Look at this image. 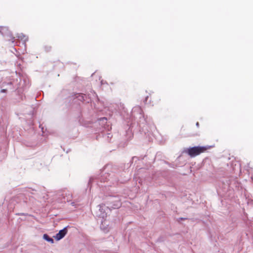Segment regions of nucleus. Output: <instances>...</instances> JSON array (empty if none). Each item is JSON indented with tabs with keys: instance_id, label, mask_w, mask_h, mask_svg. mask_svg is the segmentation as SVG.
Masks as SVG:
<instances>
[{
	"instance_id": "obj_3",
	"label": "nucleus",
	"mask_w": 253,
	"mask_h": 253,
	"mask_svg": "<svg viewBox=\"0 0 253 253\" xmlns=\"http://www.w3.org/2000/svg\"><path fill=\"white\" fill-rule=\"evenodd\" d=\"M43 238L48 242H51L52 243H53V240L50 238L47 234L43 235Z\"/></svg>"
},
{
	"instance_id": "obj_1",
	"label": "nucleus",
	"mask_w": 253,
	"mask_h": 253,
	"mask_svg": "<svg viewBox=\"0 0 253 253\" xmlns=\"http://www.w3.org/2000/svg\"><path fill=\"white\" fill-rule=\"evenodd\" d=\"M210 147L209 146H195L186 149L184 152L192 158L206 152Z\"/></svg>"
},
{
	"instance_id": "obj_2",
	"label": "nucleus",
	"mask_w": 253,
	"mask_h": 253,
	"mask_svg": "<svg viewBox=\"0 0 253 253\" xmlns=\"http://www.w3.org/2000/svg\"><path fill=\"white\" fill-rule=\"evenodd\" d=\"M67 233V229L64 228L63 229L61 230L59 232L56 234L54 237L56 240H59L62 239Z\"/></svg>"
},
{
	"instance_id": "obj_4",
	"label": "nucleus",
	"mask_w": 253,
	"mask_h": 253,
	"mask_svg": "<svg viewBox=\"0 0 253 253\" xmlns=\"http://www.w3.org/2000/svg\"><path fill=\"white\" fill-rule=\"evenodd\" d=\"M5 91H6V90H5V89H2V90H1V92H5Z\"/></svg>"
}]
</instances>
